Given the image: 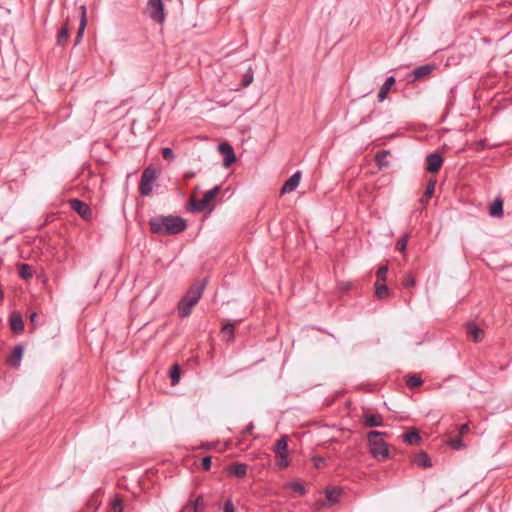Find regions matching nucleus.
<instances>
[{
	"instance_id": "nucleus-1",
	"label": "nucleus",
	"mask_w": 512,
	"mask_h": 512,
	"mask_svg": "<svg viewBox=\"0 0 512 512\" xmlns=\"http://www.w3.org/2000/svg\"><path fill=\"white\" fill-rule=\"evenodd\" d=\"M152 233L159 235H175L186 229V222L180 216L156 215L149 220Z\"/></svg>"
},
{
	"instance_id": "nucleus-2",
	"label": "nucleus",
	"mask_w": 512,
	"mask_h": 512,
	"mask_svg": "<svg viewBox=\"0 0 512 512\" xmlns=\"http://www.w3.org/2000/svg\"><path fill=\"white\" fill-rule=\"evenodd\" d=\"M207 284V279H203L201 281L195 282L185 293V295L181 298L178 303V314L181 318L188 317L192 308L198 303L201 298L205 286Z\"/></svg>"
},
{
	"instance_id": "nucleus-3",
	"label": "nucleus",
	"mask_w": 512,
	"mask_h": 512,
	"mask_svg": "<svg viewBox=\"0 0 512 512\" xmlns=\"http://www.w3.org/2000/svg\"><path fill=\"white\" fill-rule=\"evenodd\" d=\"M383 436H387V433L376 430L367 433L369 452L378 461H385L390 457L388 445L381 438Z\"/></svg>"
},
{
	"instance_id": "nucleus-4",
	"label": "nucleus",
	"mask_w": 512,
	"mask_h": 512,
	"mask_svg": "<svg viewBox=\"0 0 512 512\" xmlns=\"http://www.w3.org/2000/svg\"><path fill=\"white\" fill-rule=\"evenodd\" d=\"M160 171L153 166L146 167L141 175L139 193L142 196H149L153 190V184L157 180Z\"/></svg>"
},
{
	"instance_id": "nucleus-5",
	"label": "nucleus",
	"mask_w": 512,
	"mask_h": 512,
	"mask_svg": "<svg viewBox=\"0 0 512 512\" xmlns=\"http://www.w3.org/2000/svg\"><path fill=\"white\" fill-rule=\"evenodd\" d=\"M146 12L158 24H162L165 21L164 3L162 0H148Z\"/></svg>"
},
{
	"instance_id": "nucleus-6",
	"label": "nucleus",
	"mask_w": 512,
	"mask_h": 512,
	"mask_svg": "<svg viewBox=\"0 0 512 512\" xmlns=\"http://www.w3.org/2000/svg\"><path fill=\"white\" fill-rule=\"evenodd\" d=\"M69 205L72 210L77 212L84 220H91L93 217V212L91 208L85 202L79 199H70Z\"/></svg>"
},
{
	"instance_id": "nucleus-7",
	"label": "nucleus",
	"mask_w": 512,
	"mask_h": 512,
	"mask_svg": "<svg viewBox=\"0 0 512 512\" xmlns=\"http://www.w3.org/2000/svg\"><path fill=\"white\" fill-rule=\"evenodd\" d=\"M219 151L223 155V166L229 167L232 163L236 161V155L234 153L233 147L227 143L223 142L219 145Z\"/></svg>"
},
{
	"instance_id": "nucleus-8",
	"label": "nucleus",
	"mask_w": 512,
	"mask_h": 512,
	"mask_svg": "<svg viewBox=\"0 0 512 512\" xmlns=\"http://www.w3.org/2000/svg\"><path fill=\"white\" fill-rule=\"evenodd\" d=\"M426 163L427 171L431 173H437L443 164V158L439 153H431L427 155Z\"/></svg>"
},
{
	"instance_id": "nucleus-9",
	"label": "nucleus",
	"mask_w": 512,
	"mask_h": 512,
	"mask_svg": "<svg viewBox=\"0 0 512 512\" xmlns=\"http://www.w3.org/2000/svg\"><path fill=\"white\" fill-rule=\"evenodd\" d=\"M300 179H301V172L300 171L295 172L292 176H290L286 180V182L282 186L281 194H286V193H290V192L294 191L298 187V185L300 183Z\"/></svg>"
},
{
	"instance_id": "nucleus-10",
	"label": "nucleus",
	"mask_w": 512,
	"mask_h": 512,
	"mask_svg": "<svg viewBox=\"0 0 512 512\" xmlns=\"http://www.w3.org/2000/svg\"><path fill=\"white\" fill-rule=\"evenodd\" d=\"M435 68L436 66L434 64H426L415 68L410 74L411 81H416L428 76Z\"/></svg>"
},
{
	"instance_id": "nucleus-11",
	"label": "nucleus",
	"mask_w": 512,
	"mask_h": 512,
	"mask_svg": "<svg viewBox=\"0 0 512 512\" xmlns=\"http://www.w3.org/2000/svg\"><path fill=\"white\" fill-rule=\"evenodd\" d=\"M363 424L366 427H379L383 425L382 416L379 414L364 413L362 416Z\"/></svg>"
},
{
	"instance_id": "nucleus-12",
	"label": "nucleus",
	"mask_w": 512,
	"mask_h": 512,
	"mask_svg": "<svg viewBox=\"0 0 512 512\" xmlns=\"http://www.w3.org/2000/svg\"><path fill=\"white\" fill-rule=\"evenodd\" d=\"M467 334L473 341L480 342L484 337V330L479 328L475 323L469 322L467 323Z\"/></svg>"
},
{
	"instance_id": "nucleus-13",
	"label": "nucleus",
	"mask_w": 512,
	"mask_h": 512,
	"mask_svg": "<svg viewBox=\"0 0 512 512\" xmlns=\"http://www.w3.org/2000/svg\"><path fill=\"white\" fill-rule=\"evenodd\" d=\"M23 352H24V348L22 345H17L14 347L13 352L8 360L9 364L12 367L17 368L20 366Z\"/></svg>"
},
{
	"instance_id": "nucleus-14",
	"label": "nucleus",
	"mask_w": 512,
	"mask_h": 512,
	"mask_svg": "<svg viewBox=\"0 0 512 512\" xmlns=\"http://www.w3.org/2000/svg\"><path fill=\"white\" fill-rule=\"evenodd\" d=\"M396 80L393 76H390L386 79L384 84L381 86L379 93H378V101L382 102L387 98L388 92L390 91L391 87L395 84Z\"/></svg>"
},
{
	"instance_id": "nucleus-15",
	"label": "nucleus",
	"mask_w": 512,
	"mask_h": 512,
	"mask_svg": "<svg viewBox=\"0 0 512 512\" xmlns=\"http://www.w3.org/2000/svg\"><path fill=\"white\" fill-rule=\"evenodd\" d=\"M10 327L15 333L22 332L24 329V322L20 313L14 312L10 316Z\"/></svg>"
},
{
	"instance_id": "nucleus-16",
	"label": "nucleus",
	"mask_w": 512,
	"mask_h": 512,
	"mask_svg": "<svg viewBox=\"0 0 512 512\" xmlns=\"http://www.w3.org/2000/svg\"><path fill=\"white\" fill-rule=\"evenodd\" d=\"M489 213L493 217H500L503 215V201L496 198L489 207Z\"/></svg>"
},
{
	"instance_id": "nucleus-17",
	"label": "nucleus",
	"mask_w": 512,
	"mask_h": 512,
	"mask_svg": "<svg viewBox=\"0 0 512 512\" xmlns=\"http://www.w3.org/2000/svg\"><path fill=\"white\" fill-rule=\"evenodd\" d=\"M229 473L238 478H243L247 474V465L244 463H235L230 467Z\"/></svg>"
},
{
	"instance_id": "nucleus-18",
	"label": "nucleus",
	"mask_w": 512,
	"mask_h": 512,
	"mask_svg": "<svg viewBox=\"0 0 512 512\" xmlns=\"http://www.w3.org/2000/svg\"><path fill=\"white\" fill-rule=\"evenodd\" d=\"M273 451L276 455L288 454V444L286 436H282L276 441Z\"/></svg>"
},
{
	"instance_id": "nucleus-19",
	"label": "nucleus",
	"mask_w": 512,
	"mask_h": 512,
	"mask_svg": "<svg viewBox=\"0 0 512 512\" xmlns=\"http://www.w3.org/2000/svg\"><path fill=\"white\" fill-rule=\"evenodd\" d=\"M403 440L410 445H419L421 442V436L417 430H413L406 434H403Z\"/></svg>"
},
{
	"instance_id": "nucleus-20",
	"label": "nucleus",
	"mask_w": 512,
	"mask_h": 512,
	"mask_svg": "<svg viewBox=\"0 0 512 512\" xmlns=\"http://www.w3.org/2000/svg\"><path fill=\"white\" fill-rule=\"evenodd\" d=\"M414 463L419 467L428 468L432 466V463L428 457V455L425 452H421L417 454V456L414 459Z\"/></svg>"
},
{
	"instance_id": "nucleus-21",
	"label": "nucleus",
	"mask_w": 512,
	"mask_h": 512,
	"mask_svg": "<svg viewBox=\"0 0 512 512\" xmlns=\"http://www.w3.org/2000/svg\"><path fill=\"white\" fill-rule=\"evenodd\" d=\"M69 38V29L67 24L63 25L57 35V45L65 46Z\"/></svg>"
},
{
	"instance_id": "nucleus-22",
	"label": "nucleus",
	"mask_w": 512,
	"mask_h": 512,
	"mask_svg": "<svg viewBox=\"0 0 512 512\" xmlns=\"http://www.w3.org/2000/svg\"><path fill=\"white\" fill-rule=\"evenodd\" d=\"M208 205L209 202L204 197H202V199L198 201L195 199L191 200V210L193 212H203Z\"/></svg>"
},
{
	"instance_id": "nucleus-23",
	"label": "nucleus",
	"mask_w": 512,
	"mask_h": 512,
	"mask_svg": "<svg viewBox=\"0 0 512 512\" xmlns=\"http://www.w3.org/2000/svg\"><path fill=\"white\" fill-rule=\"evenodd\" d=\"M375 295L378 299H384L389 295V288L382 282L375 283Z\"/></svg>"
},
{
	"instance_id": "nucleus-24",
	"label": "nucleus",
	"mask_w": 512,
	"mask_h": 512,
	"mask_svg": "<svg viewBox=\"0 0 512 512\" xmlns=\"http://www.w3.org/2000/svg\"><path fill=\"white\" fill-rule=\"evenodd\" d=\"M234 329L235 323L233 322H228L222 327L221 332L226 338V341H232L234 339Z\"/></svg>"
},
{
	"instance_id": "nucleus-25",
	"label": "nucleus",
	"mask_w": 512,
	"mask_h": 512,
	"mask_svg": "<svg viewBox=\"0 0 512 512\" xmlns=\"http://www.w3.org/2000/svg\"><path fill=\"white\" fill-rule=\"evenodd\" d=\"M423 383L422 378L417 374H411L407 377L406 384L409 388H416Z\"/></svg>"
},
{
	"instance_id": "nucleus-26",
	"label": "nucleus",
	"mask_w": 512,
	"mask_h": 512,
	"mask_svg": "<svg viewBox=\"0 0 512 512\" xmlns=\"http://www.w3.org/2000/svg\"><path fill=\"white\" fill-rule=\"evenodd\" d=\"M80 10H81V18H80V23H79V28H78L77 34L79 36H83L85 27L87 25L86 7L82 5L80 7Z\"/></svg>"
},
{
	"instance_id": "nucleus-27",
	"label": "nucleus",
	"mask_w": 512,
	"mask_h": 512,
	"mask_svg": "<svg viewBox=\"0 0 512 512\" xmlns=\"http://www.w3.org/2000/svg\"><path fill=\"white\" fill-rule=\"evenodd\" d=\"M19 275L24 280L30 279L33 276L31 266L28 264L22 263L19 266Z\"/></svg>"
},
{
	"instance_id": "nucleus-28",
	"label": "nucleus",
	"mask_w": 512,
	"mask_h": 512,
	"mask_svg": "<svg viewBox=\"0 0 512 512\" xmlns=\"http://www.w3.org/2000/svg\"><path fill=\"white\" fill-rule=\"evenodd\" d=\"M340 490L337 488H331L326 490V498L332 503H336L339 500Z\"/></svg>"
},
{
	"instance_id": "nucleus-29",
	"label": "nucleus",
	"mask_w": 512,
	"mask_h": 512,
	"mask_svg": "<svg viewBox=\"0 0 512 512\" xmlns=\"http://www.w3.org/2000/svg\"><path fill=\"white\" fill-rule=\"evenodd\" d=\"M448 445L455 450H460L465 447V444L463 443V440L460 435L451 438L448 441Z\"/></svg>"
},
{
	"instance_id": "nucleus-30",
	"label": "nucleus",
	"mask_w": 512,
	"mask_h": 512,
	"mask_svg": "<svg viewBox=\"0 0 512 512\" xmlns=\"http://www.w3.org/2000/svg\"><path fill=\"white\" fill-rule=\"evenodd\" d=\"M388 266L384 265L378 268L376 272L377 281L384 283L387 279Z\"/></svg>"
},
{
	"instance_id": "nucleus-31",
	"label": "nucleus",
	"mask_w": 512,
	"mask_h": 512,
	"mask_svg": "<svg viewBox=\"0 0 512 512\" xmlns=\"http://www.w3.org/2000/svg\"><path fill=\"white\" fill-rule=\"evenodd\" d=\"M180 374H181V371H180V368L177 364H175L171 369H170V377H171V381H172V384L175 385L176 383L179 382L180 380Z\"/></svg>"
},
{
	"instance_id": "nucleus-32",
	"label": "nucleus",
	"mask_w": 512,
	"mask_h": 512,
	"mask_svg": "<svg viewBox=\"0 0 512 512\" xmlns=\"http://www.w3.org/2000/svg\"><path fill=\"white\" fill-rule=\"evenodd\" d=\"M220 190H221V187L217 185L214 188L206 191L204 193L203 197L210 203L218 195Z\"/></svg>"
},
{
	"instance_id": "nucleus-33",
	"label": "nucleus",
	"mask_w": 512,
	"mask_h": 512,
	"mask_svg": "<svg viewBox=\"0 0 512 512\" xmlns=\"http://www.w3.org/2000/svg\"><path fill=\"white\" fill-rule=\"evenodd\" d=\"M408 239H409V236L408 234H404L400 237V239L397 241L396 243V249L399 251V252H404L407 248V243H408Z\"/></svg>"
},
{
	"instance_id": "nucleus-34",
	"label": "nucleus",
	"mask_w": 512,
	"mask_h": 512,
	"mask_svg": "<svg viewBox=\"0 0 512 512\" xmlns=\"http://www.w3.org/2000/svg\"><path fill=\"white\" fill-rule=\"evenodd\" d=\"M253 70L251 67L248 68L247 72L243 75L242 86L247 87L253 82Z\"/></svg>"
},
{
	"instance_id": "nucleus-35",
	"label": "nucleus",
	"mask_w": 512,
	"mask_h": 512,
	"mask_svg": "<svg viewBox=\"0 0 512 512\" xmlns=\"http://www.w3.org/2000/svg\"><path fill=\"white\" fill-rule=\"evenodd\" d=\"M289 465L288 454L277 455L276 466L280 469L286 468Z\"/></svg>"
},
{
	"instance_id": "nucleus-36",
	"label": "nucleus",
	"mask_w": 512,
	"mask_h": 512,
	"mask_svg": "<svg viewBox=\"0 0 512 512\" xmlns=\"http://www.w3.org/2000/svg\"><path fill=\"white\" fill-rule=\"evenodd\" d=\"M435 187H436V180H430L428 182L425 192H424V197L426 199H429L432 197V195L434 194V191H435Z\"/></svg>"
},
{
	"instance_id": "nucleus-37",
	"label": "nucleus",
	"mask_w": 512,
	"mask_h": 512,
	"mask_svg": "<svg viewBox=\"0 0 512 512\" xmlns=\"http://www.w3.org/2000/svg\"><path fill=\"white\" fill-rule=\"evenodd\" d=\"M289 486L298 495H304L306 492L305 487L298 481L291 482Z\"/></svg>"
},
{
	"instance_id": "nucleus-38",
	"label": "nucleus",
	"mask_w": 512,
	"mask_h": 512,
	"mask_svg": "<svg viewBox=\"0 0 512 512\" xmlns=\"http://www.w3.org/2000/svg\"><path fill=\"white\" fill-rule=\"evenodd\" d=\"M204 506H205V504H204L203 497L201 495H199L196 498V500L192 503L193 512H200V511H202Z\"/></svg>"
},
{
	"instance_id": "nucleus-39",
	"label": "nucleus",
	"mask_w": 512,
	"mask_h": 512,
	"mask_svg": "<svg viewBox=\"0 0 512 512\" xmlns=\"http://www.w3.org/2000/svg\"><path fill=\"white\" fill-rule=\"evenodd\" d=\"M161 154H162V157L165 159V160H168V161H173L175 159V155H174V152L173 150L170 148V147H164L162 148L161 150Z\"/></svg>"
},
{
	"instance_id": "nucleus-40",
	"label": "nucleus",
	"mask_w": 512,
	"mask_h": 512,
	"mask_svg": "<svg viewBox=\"0 0 512 512\" xmlns=\"http://www.w3.org/2000/svg\"><path fill=\"white\" fill-rule=\"evenodd\" d=\"M386 156H387V152L386 151H379L376 156H375V161L376 163L381 167V166H384L386 165Z\"/></svg>"
},
{
	"instance_id": "nucleus-41",
	"label": "nucleus",
	"mask_w": 512,
	"mask_h": 512,
	"mask_svg": "<svg viewBox=\"0 0 512 512\" xmlns=\"http://www.w3.org/2000/svg\"><path fill=\"white\" fill-rule=\"evenodd\" d=\"M415 279L411 274H406L403 279V285L407 288L415 286Z\"/></svg>"
},
{
	"instance_id": "nucleus-42",
	"label": "nucleus",
	"mask_w": 512,
	"mask_h": 512,
	"mask_svg": "<svg viewBox=\"0 0 512 512\" xmlns=\"http://www.w3.org/2000/svg\"><path fill=\"white\" fill-rule=\"evenodd\" d=\"M211 464H212L211 456L203 457L202 462H201V467H202L203 470H205V471L210 470Z\"/></svg>"
},
{
	"instance_id": "nucleus-43",
	"label": "nucleus",
	"mask_w": 512,
	"mask_h": 512,
	"mask_svg": "<svg viewBox=\"0 0 512 512\" xmlns=\"http://www.w3.org/2000/svg\"><path fill=\"white\" fill-rule=\"evenodd\" d=\"M112 510H113V512H123V505H122V500L121 499L116 498L112 502Z\"/></svg>"
},
{
	"instance_id": "nucleus-44",
	"label": "nucleus",
	"mask_w": 512,
	"mask_h": 512,
	"mask_svg": "<svg viewBox=\"0 0 512 512\" xmlns=\"http://www.w3.org/2000/svg\"><path fill=\"white\" fill-rule=\"evenodd\" d=\"M312 460H313L314 466L316 468H320L325 463V460L322 457L315 456V457L312 458Z\"/></svg>"
},
{
	"instance_id": "nucleus-45",
	"label": "nucleus",
	"mask_w": 512,
	"mask_h": 512,
	"mask_svg": "<svg viewBox=\"0 0 512 512\" xmlns=\"http://www.w3.org/2000/svg\"><path fill=\"white\" fill-rule=\"evenodd\" d=\"M235 508L231 500H228L224 505L223 512H234Z\"/></svg>"
},
{
	"instance_id": "nucleus-46",
	"label": "nucleus",
	"mask_w": 512,
	"mask_h": 512,
	"mask_svg": "<svg viewBox=\"0 0 512 512\" xmlns=\"http://www.w3.org/2000/svg\"><path fill=\"white\" fill-rule=\"evenodd\" d=\"M469 430H470V428H469V425H468L467 423L462 424V425L459 427V433H460V435H463V434L468 433V432H469Z\"/></svg>"
},
{
	"instance_id": "nucleus-47",
	"label": "nucleus",
	"mask_w": 512,
	"mask_h": 512,
	"mask_svg": "<svg viewBox=\"0 0 512 512\" xmlns=\"http://www.w3.org/2000/svg\"><path fill=\"white\" fill-rule=\"evenodd\" d=\"M37 317H38V315H37V313H36V312H32V313L30 314V317H29V318H30V323H31V325L33 326V328H35V327H36V319H37Z\"/></svg>"
},
{
	"instance_id": "nucleus-48",
	"label": "nucleus",
	"mask_w": 512,
	"mask_h": 512,
	"mask_svg": "<svg viewBox=\"0 0 512 512\" xmlns=\"http://www.w3.org/2000/svg\"><path fill=\"white\" fill-rule=\"evenodd\" d=\"M254 430V424L253 422H250L245 429L243 430V434H250Z\"/></svg>"
},
{
	"instance_id": "nucleus-49",
	"label": "nucleus",
	"mask_w": 512,
	"mask_h": 512,
	"mask_svg": "<svg viewBox=\"0 0 512 512\" xmlns=\"http://www.w3.org/2000/svg\"><path fill=\"white\" fill-rule=\"evenodd\" d=\"M196 176V173L193 172V171H189V172H186L185 175H184V178L189 180V179H192Z\"/></svg>"
},
{
	"instance_id": "nucleus-50",
	"label": "nucleus",
	"mask_w": 512,
	"mask_h": 512,
	"mask_svg": "<svg viewBox=\"0 0 512 512\" xmlns=\"http://www.w3.org/2000/svg\"><path fill=\"white\" fill-rule=\"evenodd\" d=\"M214 447L212 443H205L201 446L202 449L211 450Z\"/></svg>"
},
{
	"instance_id": "nucleus-51",
	"label": "nucleus",
	"mask_w": 512,
	"mask_h": 512,
	"mask_svg": "<svg viewBox=\"0 0 512 512\" xmlns=\"http://www.w3.org/2000/svg\"><path fill=\"white\" fill-rule=\"evenodd\" d=\"M83 36H79L77 34L76 38H75V42H74V45L77 46L80 42H81V39H82Z\"/></svg>"
},
{
	"instance_id": "nucleus-52",
	"label": "nucleus",
	"mask_w": 512,
	"mask_h": 512,
	"mask_svg": "<svg viewBox=\"0 0 512 512\" xmlns=\"http://www.w3.org/2000/svg\"><path fill=\"white\" fill-rule=\"evenodd\" d=\"M427 201H428V199H426V198L424 197V195H423V196H422V198L420 199V203H421L423 206H424V205H426Z\"/></svg>"
}]
</instances>
